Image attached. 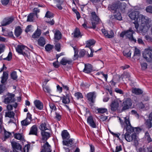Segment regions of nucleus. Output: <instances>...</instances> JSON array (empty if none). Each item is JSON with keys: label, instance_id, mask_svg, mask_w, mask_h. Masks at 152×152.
I'll return each instance as SVG.
<instances>
[{"label": "nucleus", "instance_id": "79ce46f5", "mask_svg": "<svg viewBox=\"0 0 152 152\" xmlns=\"http://www.w3.org/2000/svg\"><path fill=\"white\" fill-rule=\"evenodd\" d=\"M140 55V50L137 48H135V50L134 51V54L133 55V57H135V58H137V57H138Z\"/></svg>", "mask_w": 152, "mask_h": 152}, {"label": "nucleus", "instance_id": "412c9836", "mask_svg": "<svg viewBox=\"0 0 152 152\" xmlns=\"http://www.w3.org/2000/svg\"><path fill=\"white\" fill-rule=\"evenodd\" d=\"M8 73L7 72H4L2 75L1 77V82L2 83H4L7 80L8 77Z\"/></svg>", "mask_w": 152, "mask_h": 152}, {"label": "nucleus", "instance_id": "7ed1b4c3", "mask_svg": "<svg viewBox=\"0 0 152 152\" xmlns=\"http://www.w3.org/2000/svg\"><path fill=\"white\" fill-rule=\"evenodd\" d=\"M16 50L18 53L22 55L25 58H29V49L23 45H18L16 48Z\"/></svg>", "mask_w": 152, "mask_h": 152}, {"label": "nucleus", "instance_id": "13d9d810", "mask_svg": "<svg viewBox=\"0 0 152 152\" xmlns=\"http://www.w3.org/2000/svg\"><path fill=\"white\" fill-rule=\"evenodd\" d=\"M131 113L132 114L134 115L137 118H139V115L136 111L132 110L131 111Z\"/></svg>", "mask_w": 152, "mask_h": 152}, {"label": "nucleus", "instance_id": "dca6fc26", "mask_svg": "<svg viewBox=\"0 0 152 152\" xmlns=\"http://www.w3.org/2000/svg\"><path fill=\"white\" fill-rule=\"evenodd\" d=\"M111 110L112 111H115L119 107V103L117 101H113L110 105Z\"/></svg>", "mask_w": 152, "mask_h": 152}, {"label": "nucleus", "instance_id": "4d7b16f0", "mask_svg": "<svg viewBox=\"0 0 152 152\" xmlns=\"http://www.w3.org/2000/svg\"><path fill=\"white\" fill-rule=\"evenodd\" d=\"M146 138L147 139V141L148 142H151L152 141V140L148 132L145 133Z\"/></svg>", "mask_w": 152, "mask_h": 152}, {"label": "nucleus", "instance_id": "cd10ccee", "mask_svg": "<svg viewBox=\"0 0 152 152\" xmlns=\"http://www.w3.org/2000/svg\"><path fill=\"white\" fill-rule=\"evenodd\" d=\"M62 34L58 30H56L54 32V39L59 40L61 39Z\"/></svg>", "mask_w": 152, "mask_h": 152}, {"label": "nucleus", "instance_id": "c03bdc74", "mask_svg": "<svg viewBox=\"0 0 152 152\" xmlns=\"http://www.w3.org/2000/svg\"><path fill=\"white\" fill-rule=\"evenodd\" d=\"M4 139L9 138L11 136V134L8 132L5 129L4 130Z\"/></svg>", "mask_w": 152, "mask_h": 152}, {"label": "nucleus", "instance_id": "a211bd4d", "mask_svg": "<svg viewBox=\"0 0 152 152\" xmlns=\"http://www.w3.org/2000/svg\"><path fill=\"white\" fill-rule=\"evenodd\" d=\"M74 139L71 138L68 140H64L62 141V143L63 145L66 146L71 147L73 144V141Z\"/></svg>", "mask_w": 152, "mask_h": 152}, {"label": "nucleus", "instance_id": "aec40b11", "mask_svg": "<svg viewBox=\"0 0 152 152\" xmlns=\"http://www.w3.org/2000/svg\"><path fill=\"white\" fill-rule=\"evenodd\" d=\"M69 94H67L66 96H64L61 97H60V99L62 100V102L65 104H68L70 102L69 98Z\"/></svg>", "mask_w": 152, "mask_h": 152}, {"label": "nucleus", "instance_id": "f257e3e1", "mask_svg": "<svg viewBox=\"0 0 152 152\" xmlns=\"http://www.w3.org/2000/svg\"><path fill=\"white\" fill-rule=\"evenodd\" d=\"M121 124L124 129H125L127 132L125 134L122 135V137L125 138L126 140L129 142H133L134 145L137 147L139 144L138 138L136 133H138L140 130L139 128L133 127L131 125L129 117L126 116L124 118V121L119 118Z\"/></svg>", "mask_w": 152, "mask_h": 152}, {"label": "nucleus", "instance_id": "2eb2a0df", "mask_svg": "<svg viewBox=\"0 0 152 152\" xmlns=\"http://www.w3.org/2000/svg\"><path fill=\"white\" fill-rule=\"evenodd\" d=\"M61 136L64 140H68L70 137V135L67 130H64L61 132Z\"/></svg>", "mask_w": 152, "mask_h": 152}, {"label": "nucleus", "instance_id": "a19ab883", "mask_svg": "<svg viewBox=\"0 0 152 152\" xmlns=\"http://www.w3.org/2000/svg\"><path fill=\"white\" fill-rule=\"evenodd\" d=\"M75 96L77 99L83 98V96L82 94L80 92H77L75 93Z\"/></svg>", "mask_w": 152, "mask_h": 152}, {"label": "nucleus", "instance_id": "393cba45", "mask_svg": "<svg viewBox=\"0 0 152 152\" xmlns=\"http://www.w3.org/2000/svg\"><path fill=\"white\" fill-rule=\"evenodd\" d=\"M108 9L110 10L114 11L116 12L118 10L117 2L110 4L108 6Z\"/></svg>", "mask_w": 152, "mask_h": 152}, {"label": "nucleus", "instance_id": "58836bf2", "mask_svg": "<svg viewBox=\"0 0 152 152\" xmlns=\"http://www.w3.org/2000/svg\"><path fill=\"white\" fill-rule=\"evenodd\" d=\"M40 152H48V142H46L42 147Z\"/></svg>", "mask_w": 152, "mask_h": 152}, {"label": "nucleus", "instance_id": "c85d7f7f", "mask_svg": "<svg viewBox=\"0 0 152 152\" xmlns=\"http://www.w3.org/2000/svg\"><path fill=\"white\" fill-rule=\"evenodd\" d=\"M95 43V41L94 39H90L86 41V47L90 48L91 46L92 45H94Z\"/></svg>", "mask_w": 152, "mask_h": 152}, {"label": "nucleus", "instance_id": "423d86ee", "mask_svg": "<svg viewBox=\"0 0 152 152\" xmlns=\"http://www.w3.org/2000/svg\"><path fill=\"white\" fill-rule=\"evenodd\" d=\"M134 33V31L131 28H130L128 30L122 32L120 34V36L121 37H123L125 36L130 40L136 42V40L133 36V34Z\"/></svg>", "mask_w": 152, "mask_h": 152}, {"label": "nucleus", "instance_id": "49530a36", "mask_svg": "<svg viewBox=\"0 0 152 152\" xmlns=\"http://www.w3.org/2000/svg\"><path fill=\"white\" fill-rule=\"evenodd\" d=\"M97 110L98 113H103L107 111V110L106 108H101L97 109Z\"/></svg>", "mask_w": 152, "mask_h": 152}, {"label": "nucleus", "instance_id": "c756f323", "mask_svg": "<svg viewBox=\"0 0 152 152\" xmlns=\"http://www.w3.org/2000/svg\"><path fill=\"white\" fill-rule=\"evenodd\" d=\"M15 114L13 111H8L5 113V117H8L10 118H14Z\"/></svg>", "mask_w": 152, "mask_h": 152}, {"label": "nucleus", "instance_id": "9b49d317", "mask_svg": "<svg viewBox=\"0 0 152 152\" xmlns=\"http://www.w3.org/2000/svg\"><path fill=\"white\" fill-rule=\"evenodd\" d=\"M139 12L138 11H134L129 14V17L132 20H137L139 16Z\"/></svg>", "mask_w": 152, "mask_h": 152}, {"label": "nucleus", "instance_id": "9d476101", "mask_svg": "<svg viewBox=\"0 0 152 152\" xmlns=\"http://www.w3.org/2000/svg\"><path fill=\"white\" fill-rule=\"evenodd\" d=\"M14 96L15 95L13 94L8 95L4 99V102L7 104L14 102L15 101Z\"/></svg>", "mask_w": 152, "mask_h": 152}, {"label": "nucleus", "instance_id": "de8ad7c7", "mask_svg": "<svg viewBox=\"0 0 152 152\" xmlns=\"http://www.w3.org/2000/svg\"><path fill=\"white\" fill-rule=\"evenodd\" d=\"M142 69L143 70H145L147 68L148 65L146 63H140Z\"/></svg>", "mask_w": 152, "mask_h": 152}, {"label": "nucleus", "instance_id": "a878e982", "mask_svg": "<svg viewBox=\"0 0 152 152\" xmlns=\"http://www.w3.org/2000/svg\"><path fill=\"white\" fill-rule=\"evenodd\" d=\"M41 34V29L37 28L36 30L34 32L32 35V37L34 39L38 38Z\"/></svg>", "mask_w": 152, "mask_h": 152}, {"label": "nucleus", "instance_id": "e433bc0d", "mask_svg": "<svg viewBox=\"0 0 152 152\" xmlns=\"http://www.w3.org/2000/svg\"><path fill=\"white\" fill-rule=\"evenodd\" d=\"M122 79L127 78L128 80H130V75L129 73L127 72H124L122 75Z\"/></svg>", "mask_w": 152, "mask_h": 152}, {"label": "nucleus", "instance_id": "0e129e2a", "mask_svg": "<svg viewBox=\"0 0 152 152\" xmlns=\"http://www.w3.org/2000/svg\"><path fill=\"white\" fill-rule=\"evenodd\" d=\"M122 150V147L121 145L117 146L116 147L115 151H113V152H118Z\"/></svg>", "mask_w": 152, "mask_h": 152}, {"label": "nucleus", "instance_id": "f8f14e48", "mask_svg": "<svg viewBox=\"0 0 152 152\" xmlns=\"http://www.w3.org/2000/svg\"><path fill=\"white\" fill-rule=\"evenodd\" d=\"M93 71L92 66L89 64H85V67L83 70V72L86 73H89Z\"/></svg>", "mask_w": 152, "mask_h": 152}, {"label": "nucleus", "instance_id": "20e7f679", "mask_svg": "<svg viewBox=\"0 0 152 152\" xmlns=\"http://www.w3.org/2000/svg\"><path fill=\"white\" fill-rule=\"evenodd\" d=\"M41 131V134L42 136V141L46 143L48 139V132L45 131L48 129L46 123L45 122L42 123L39 127Z\"/></svg>", "mask_w": 152, "mask_h": 152}, {"label": "nucleus", "instance_id": "603ef678", "mask_svg": "<svg viewBox=\"0 0 152 152\" xmlns=\"http://www.w3.org/2000/svg\"><path fill=\"white\" fill-rule=\"evenodd\" d=\"M115 18L117 20H122V17L121 14L120 12H118L117 15H115Z\"/></svg>", "mask_w": 152, "mask_h": 152}, {"label": "nucleus", "instance_id": "a18cd8bd", "mask_svg": "<svg viewBox=\"0 0 152 152\" xmlns=\"http://www.w3.org/2000/svg\"><path fill=\"white\" fill-rule=\"evenodd\" d=\"M49 106L51 112L54 111L56 109V107L54 104L50 103L49 104Z\"/></svg>", "mask_w": 152, "mask_h": 152}, {"label": "nucleus", "instance_id": "338daca9", "mask_svg": "<svg viewBox=\"0 0 152 152\" xmlns=\"http://www.w3.org/2000/svg\"><path fill=\"white\" fill-rule=\"evenodd\" d=\"M33 11L35 14L37 18L38 15L37 13L40 12V10L37 8H35L33 9Z\"/></svg>", "mask_w": 152, "mask_h": 152}, {"label": "nucleus", "instance_id": "6ab92c4d", "mask_svg": "<svg viewBox=\"0 0 152 152\" xmlns=\"http://www.w3.org/2000/svg\"><path fill=\"white\" fill-rule=\"evenodd\" d=\"M87 121L88 123L91 127L93 128H96V125L93 120L92 116H90L88 118Z\"/></svg>", "mask_w": 152, "mask_h": 152}, {"label": "nucleus", "instance_id": "8fccbe9b", "mask_svg": "<svg viewBox=\"0 0 152 152\" xmlns=\"http://www.w3.org/2000/svg\"><path fill=\"white\" fill-rule=\"evenodd\" d=\"M12 58V53L10 52L9 53V54L8 55V56L6 58H3V59L4 60H7L8 61H10L11 60Z\"/></svg>", "mask_w": 152, "mask_h": 152}, {"label": "nucleus", "instance_id": "ea45409f", "mask_svg": "<svg viewBox=\"0 0 152 152\" xmlns=\"http://www.w3.org/2000/svg\"><path fill=\"white\" fill-rule=\"evenodd\" d=\"M31 123L30 120L28 121L25 119V120L22 121L21 122V124L22 126H26L30 124Z\"/></svg>", "mask_w": 152, "mask_h": 152}, {"label": "nucleus", "instance_id": "2f4dec72", "mask_svg": "<svg viewBox=\"0 0 152 152\" xmlns=\"http://www.w3.org/2000/svg\"><path fill=\"white\" fill-rule=\"evenodd\" d=\"M102 31L104 36L107 37L109 38H112L113 37V34H109L107 31L104 29H102Z\"/></svg>", "mask_w": 152, "mask_h": 152}, {"label": "nucleus", "instance_id": "052dcab7", "mask_svg": "<svg viewBox=\"0 0 152 152\" xmlns=\"http://www.w3.org/2000/svg\"><path fill=\"white\" fill-rule=\"evenodd\" d=\"M26 119L29 121L30 120V122H31L32 121L31 115L29 113H27V117Z\"/></svg>", "mask_w": 152, "mask_h": 152}, {"label": "nucleus", "instance_id": "bf43d9fd", "mask_svg": "<svg viewBox=\"0 0 152 152\" xmlns=\"http://www.w3.org/2000/svg\"><path fill=\"white\" fill-rule=\"evenodd\" d=\"M60 44L59 43L56 44L55 46V49L58 52L60 51Z\"/></svg>", "mask_w": 152, "mask_h": 152}, {"label": "nucleus", "instance_id": "bb28decb", "mask_svg": "<svg viewBox=\"0 0 152 152\" xmlns=\"http://www.w3.org/2000/svg\"><path fill=\"white\" fill-rule=\"evenodd\" d=\"M91 16L92 19L96 21L97 23H99L101 21L100 19L96 15L95 12H92L91 13Z\"/></svg>", "mask_w": 152, "mask_h": 152}, {"label": "nucleus", "instance_id": "864d4df0", "mask_svg": "<svg viewBox=\"0 0 152 152\" xmlns=\"http://www.w3.org/2000/svg\"><path fill=\"white\" fill-rule=\"evenodd\" d=\"M5 48V46L4 44L0 45V54L4 51Z\"/></svg>", "mask_w": 152, "mask_h": 152}, {"label": "nucleus", "instance_id": "c9c22d12", "mask_svg": "<svg viewBox=\"0 0 152 152\" xmlns=\"http://www.w3.org/2000/svg\"><path fill=\"white\" fill-rule=\"evenodd\" d=\"M48 80H46L43 82L42 84V87L43 90L46 92H48V85L47 83Z\"/></svg>", "mask_w": 152, "mask_h": 152}, {"label": "nucleus", "instance_id": "680f3d73", "mask_svg": "<svg viewBox=\"0 0 152 152\" xmlns=\"http://www.w3.org/2000/svg\"><path fill=\"white\" fill-rule=\"evenodd\" d=\"M5 89V86L3 85H0V94L3 93Z\"/></svg>", "mask_w": 152, "mask_h": 152}, {"label": "nucleus", "instance_id": "72a5a7b5", "mask_svg": "<svg viewBox=\"0 0 152 152\" xmlns=\"http://www.w3.org/2000/svg\"><path fill=\"white\" fill-rule=\"evenodd\" d=\"M14 137L16 139L20 140H23L24 137L22 134L19 133H16L14 134Z\"/></svg>", "mask_w": 152, "mask_h": 152}, {"label": "nucleus", "instance_id": "f3484780", "mask_svg": "<svg viewBox=\"0 0 152 152\" xmlns=\"http://www.w3.org/2000/svg\"><path fill=\"white\" fill-rule=\"evenodd\" d=\"M72 35L73 36L74 38H80L82 35L81 34L80 29L77 28H75L73 33H72Z\"/></svg>", "mask_w": 152, "mask_h": 152}, {"label": "nucleus", "instance_id": "6e6d98bb", "mask_svg": "<svg viewBox=\"0 0 152 152\" xmlns=\"http://www.w3.org/2000/svg\"><path fill=\"white\" fill-rule=\"evenodd\" d=\"M146 11L148 12L152 13V6L150 5L147 6L146 8Z\"/></svg>", "mask_w": 152, "mask_h": 152}, {"label": "nucleus", "instance_id": "f704fd0d", "mask_svg": "<svg viewBox=\"0 0 152 152\" xmlns=\"http://www.w3.org/2000/svg\"><path fill=\"white\" fill-rule=\"evenodd\" d=\"M35 15V14L33 13H30L27 16V21L28 22H32L33 21V18Z\"/></svg>", "mask_w": 152, "mask_h": 152}, {"label": "nucleus", "instance_id": "7c9ffc66", "mask_svg": "<svg viewBox=\"0 0 152 152\" xmlns=\"http://www.w3.org/2000/svg\"><path fill=\"white\" fill-rule=\"evenodd\" d=\"M132 93L136 95H139L142 93V90L139 88H134L132 90Z\"/></svg>", "mask_w": 152, "mask_h": 152}, {"label": "nucleus", "instance_id": "4468645a", "mask_svg": "<svg viewBox=\"0 0 152 152\" xmlns=\"http://www.w3.org/2000/svg\"><path fill=\"white\" fill-rule=\"evenodd\" d=\"M37 126L36 125H34L31 128L29 134L37 135Z\"/></svg>", "mask_w": 152, "mask_h": 152}, {"label": "nucleus", "instance_id": "f03ea898", "mask_svg": "<svg viewBox=\"0 0 152 152\" xmlns=\"http://www.w3.org/2000/svg\"><path fill=\"white\" fill-rule=\"evenodd\" d=\"M139 18V21L141 22V25L139 27L140 31L144 33L147 32L150 27L149 24V20L142 15H140Z\"/></svg>", "mask_w": 152, "mask_h": 152}, {"label": "nucleus", "instance_id": "4c0bfd02", "mask_svg": "<svg viewBox=\"0 0 152 152\" xmlns=\"http://www.w3.org/2000/svg\"><path fill=\"white\" fill-rule=\"evenodd\" d=\"M10 76L11 78L13 80H16L18 78L16 72L15 71L12 72Z\"/></svg>", "mask_w": 152, "mask_h": 152}, {"label": "nucleus", "instance_id": "ddd939ff", "mask_svg": "<svg viewBox=\"0 0 152 152\" xmlns=\"http://www.w3.org/2000/svg\"><path fill=\"white\" fill-rule=\"evenodd\" d=\"M118 10H120L121 12H124L126 7V4L124 2H117Z\"/></svg>", "mask_w": 152, "mask_h": 152}, {"label": "nucleus", "instance_id": "69168bd1", "mask_svg": "<svg viewBox=\"0 0 152 152\" xmlns=\"http://www.w3.org/2000/svg\"><path fill=\"white\" fill-rule=\"evenodd\" d=\"M1 3L4 5H6L9 2V0H1Z\"/></svg>", "mask_w": 152, "mask_h": 152}, {"label": "nucleus", "instance_id": "4be33fe9", "mask_svg": "<svg viewBox=\"0 0 152 152\" xmlns=\"http://www.w3.org/2000/svg\"><path fill=\"white\" fill-rule=\"evenodd\" d=\"M34 103L36 108L39 110H41L43 108L42 103L39 100H36L34 102Z\"/></svg>", "mask_w": 152, "mask_h": 152}, {"label": "nucleus", "instance_id": "5701e85b", "mask_svg": "<svg viewBox=\"0 0 152 152\" xmlns=\"http://www.w3.org/2000/svg\"><path fill=\"white\" fill-rule=\"evenodd\" d=\"M22 33V29L21 27L18 26L16 27L15 30L14 34L17 37H19Z\"/></svg>", "mask_w": 152, "mask_h": 152}, {"label": "nucleus", "instance_id": "1a4fd4ad", "mask_svg": "<svg viewBox=\"0 0 152 152\" xmlns=\"http://www.w3.org/2000/svg\"><path fill=\"white\" fill-rule=\"evenodd\" d=\"M14 20L13 16L7 17L4 18L1 23V25L5 26L11 23Z\"/></svg>", "mask_w": 152, "mask_h": 152}, {"label": "nucleus", "instance_id": "39448f33", "mask_svg": "<svg viewBox=\"0 0 152 152\" xmlns=\"http://www.w3.org/2000/svg\"><path fill=\"white\" fill-rule=\"evenodd\" d=\"M142 56L147 62H152V46L145 48L143 51Z\"/></svg>", "mask_w": 152, "mask_h": 152}, {"label": "nucleus", "instance_id": "3c124183", "mask_svg": "<svg viewBox=\"0 0 152 152\" xmlns=\"http://www.w3.org/2000/svg\"><path fill=\"white\" fill-rule=\"evenodd\" d=\"M151 119H148L146 122V124L148 128H150L152 127V123Z\"/></svg>", "mask_w": 152, "mask_h": 152}, {"label": "nucleus", "instance_id": "37998d69", "mask_svg": "<svg viewBox=\"0 0 152 152\" xmlns=\"http://www.w3.org/2000/svg\"><path fill=\"white\" fill-rule=\"evenodd\" d=\"M30 147V145L29 144L26 145L25 147L23 148L22 152H28Z\"/></svg>", "mask_w": 152, "mask_h": 152}, {"label": "nucleus", "instance_id": "b1692460", "mask_svg": "<svg viewBox=\"0 0 152 152\" xmlns=\"http://www.w3.org/2000/svg\"><path fill=\"white\" fill-rule=\"evenodd\" d=\"M72 62L71 60H68L66 58L64 57L60 61V63L63 65H66L67 64H71Z\"/></svg>", "mask_w": 152, "mask_h": 152}, {"label": "nucleus", "instance_id": "774afa93", "mask_svg": "<svg viewBox=\"0 0 152 152\" xmlns=\"http://www.w3.org/2000/svg\"><path fill=\"white\" fill-rule=\"evenodd\" d=\"M57 91L60 93H61L62 92L63 88L62 87H60L59 85L57 86Z\"/></svg>", "mask_w": 152, "mask_h": 152}, {"label": "nucleus", "instance_id": "09e8293b", "mask_svg": "<svg viewBox=\"0 0 152 152\" xmlns=\"http://www.w3.org/2000/svg\"><path fill=\"white\" fill-rule=\"evenodd\" d=\"M60 98V97L56 96H52L51 97H50V99L53 102H57L58 101V98Z\"/></svg>", "mask_w": 152, "mask_h": 152}, {"label": "nucleus", "instance_id": "e2e57ef3", "mask_svg": "<svg viewBox=\"0 0 152 152\" xmlns=\"http://www.w3.org/2000/svg\"><path fill=\"white\" fill-rule=\"evenodd\" d=\"M123 53L124 55L127 57H130L131 56V52L130 51H129L127 52L124 51L123 52Z\"/></svg>", "mask_w": 152, "mask_h": 152}, {"label": "nucleus", "instance_id": "5fc2aeb1", "mask_svg": "<svg viewBox=\"0 0 152 152\" xmlns=\"http://www.w3.org/2000/svg\"><path fill=\"white\" fill-rule=\"evenodd\" d=\"M85 50L84 49L80 50L79 52V56L80 57H83L85 55Z\"/></svg>", "mask_w": 152, "mask_h": 152}, {"label": "nucleus", "instance_id": "0eeeda50", "mask_svg": "<svg viewBox=\"0 0 152 152\" xmlns=\"http://www.w3.org/2000/svg\"><path fill=\"white\" fill-rule=\"evenodd\" d=\"M132 103L131 99L129 98H127L125 99L122 104V112L125 111L132 108Z\"/></svg>", "mask_w": 152, "mask_h": 152}, {"label": "nucleus", "instance_id": "6e6552de", "mask_svg": "<svg viewBox=\"0 0 152 152\" xmlns=\"http://www.w3.org/2000/svg\"><path fill=\"white\" fill-rule=\"evenodd\" d=\"M86 96L90 106L91 107L93 106L96 97V93L95 92L88 93L86 95Z\"/></svg>", "mask_w": 152, "mask_h": 152}, {"label": "nucleus", "instance_id": "473e14b6", "mask_svg": "<svg viewBox=\"0 0 152 152\" xmlns=\"http://www.w3.org/2000/svg\"><path fill=\"white\" fill-rule=\"evenodd\" d=\"M38 42L39 45L43 46L45 44V39L43 37H40L38 40Z\"/></svg>", "mask_w": 152, "mask_h": 152}]
</instances>
